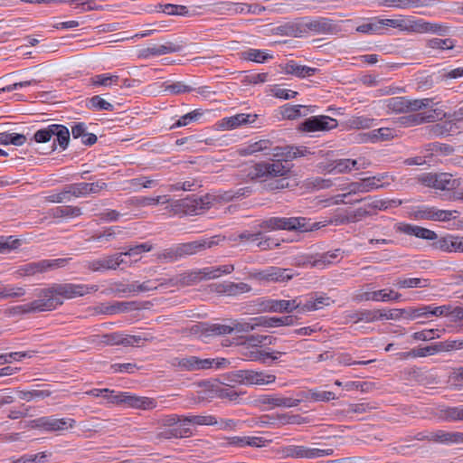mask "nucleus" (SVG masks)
Wrapping results in <instances>:
<instances>
[{
    "mask_svg": "<svg viewBox=\"0 0 463 463\" xmlns=\"http://www.w3.org/2000/svg\"><path fill=\"white\" fill-rule=\"evenodd\" d=\"M305 217H270L263 221L260 227L264 230H286L306 232L318 229V223H310Z\"/></svg>",
    "mask_w": 463,
    "mask_h": 463,
    "instance_id": "nucleus-1",
    "label": "nucleus"
},
{
    "mask_svg": "<svg viewBox=\"0 0 463 463\" xmlns=\"http://www.w3.org/2000/svg\"><path fill=\"white\" fill-rule=\"evenodd\" d=\"M52 288L57 298L71 299L96 292L99 287L87 284L54 283L52 284Z\"/></svg>",
    "mask_w": 463,
    "mask_h": 463,
    "instance_id": "nucleus-7",
    "label": "nucleus"
},
{
    "mask_svg": "<svg viewBox=\"0 0 463 463\" xmlns=\"http://www.w3.org/2000/svg\"><path fill=\"white\" fill-rule=\"evenodd\" d=\"M104 398L110 403L126 406L128 392H116L109 389V392L104 394Z\"/></svg>",
    "mask_w": 463,
    "mask_h": 463,
    "instance_id": "nucleus-62",
    "label": "nucleus"
},
{
    "mask_svg": "<svg viewBox=\"0 0 463 463\" xmlns=\"http://www.w3.org/2000/svg\"><path fill=\"white\" fill-rule=\"evenodd\" d=\"M263 189L269 192L283 190L289 186L288 176H279L263 180Z\"/></svg>",
    "mask_w": 463,
    "mask_h": 463,
    "instance_id": "nucleus-39",
    "label": "nucleus"
},
{
    "mask_svg": "<svg viewBox=\"0 0 463 463\" xmlns=\"http://www.w3.org/2000/svg\"><path fill=\"white\" fill-rule=\"evenodd\" d=\"M337 120L325 115L312 116L306 118L298 126L302 132L328 131L337 127Z\"/></svg>",
    "mask_w": 463,
    "mask_h": 463,
    "instance_id": "nucleus-11",
    "label": "nucleus"
},
{
    "mask_svg": "<svg viewBox=\"0 0 463 463\" xmlns=\"http://www.w3.org/2000/svg\"><path fill=\"white\" fill-rule=\"evenodd\" d=\"M182 47L176 43L166 42L163 44H154L148 46L143 51V56L148 57L150 55L159 56L163 54L180 52Z\"/></svg>",
    "mask_w": 463,
    "mask_h": 463,
    "instance_id": "nucleus-26",
    "label": "nucleus"
},
{
    "mask_svg": "<svg viewBox=\"0 0 463 463\" xmlns=\"http://www.w3.org/2000/svg\"><path fill=\"white\" fill-rule=\"evenodd\" d=\"M261 402L266 405L272 407H285L290 408L295 407L296 402H293V398L282 397L279 395H266L263 396Z\"/></svg>",
    "mask_w": 463,
    "mask_h": 463,
    "instance_id": "nucleus-38",
    "label": "nucleus"
},
{
    "mask_svg": "<svg viewBox=\"0 0 463 463\" xmlns=\"http://www.w3.org/2000/svg\"><path fill=\"white\" fill-rule=\"evenodd\" d=\"M119 80L118 75L109 73L98 74L90 79L89 86L91 87H111L117 85Z\"/></svg>",
    "mask_w": 463,
    "mask_h": 463,
    "instance_id": "nucleus-36",
    "label": "nucleus"
},
{
    "mask_svg": "<svg viewBox=\"0 0 463 463\" xmlns=\"http://www.w3.org/2000/svg\"><path fill=\"white\" fill-rule=\"evenodd\" d=\"M309 112H311L309 109L302 105L286 104L280 108V113L283 118L287 119H296L307 116Z\"/></svg>",
    "mask_w": 463,
    "mask_h": 463,
    "instance_id": "nucleus-31",
    "label": "nucleus"
},
{
    "mask_svg": "<svg viewBox=\"0 0 463 463\" xmlns=\"http://www.w3.org/2000/svg\"><path fill=\"white\" fill-rule=\"evenodd\" d=\"M285 454L287 457L295 458H313V448L305 446L289 445L284 448Z\"/></svg>",
    "mask_w": 463,
    "mask_h": 463,
    "instance_id": "nucleus-34",
    "label": "nucleus"
},
{
    "mask_svg": "<svg viewBox=\"0 0 463 463\" xmlns=\"http://www.w3.org/2000/svg\"><path fill=\"white\" fill-rule=\"evenodd\" d=\"M37 299L33 301L35 312L52 311L63 304L62 299L57 298L52 285L48 288H41L36 293Z\"/></svg>",
    "mask_w": 463,
    "mask_h": 463,
    "instance_id": "nucleus-10",
    "label": "nucleus"
},
{
    "mask_svg": "<svg viewBox=\"0 0 463 463\" xmlns=\"http://www.w3.org/2000/svg\"><path fill=\"white\" fill-rule=\"evenodd\" d=\"M218 244V241L215 238L194 241L185 243H178L176 244L180 259L185 258L187 256H191L201 252L206 249H210Z\"/></svg>",
    "mask_w": 463,
    "mask_h": 463,
    "instance_id": "nucleus-14",
    "label": "nucleus"
},
{
    "mask_svg": "<svg viewBox=\"0 0 463 463\" xmlns=\"http://www.w3.org/2000/svg\"><path fill=\"white\" fill-rule=\"evenodd\" d=\"M16 393L21 400L31 402L34 399H44L51 396L52 392L49 390H32L24 391L16 390Z\"/></svg>",
    "mask_w": 463,
    "mask_h": 463,
    "instance_id": "nucleus-46",
    "label": "nucleus"
},
{
    "mask_svg": "<svg viewBox=\"0 0 463 463\" xmlns=\"http://www.w3.org/2000/svg\"><path fill=\"white\" fill-rule=\"evenodd\" d=\"M290 170L280 160L260 162L252 166L249 175L252 178L271 179L279 176H288Z\"/></svg>",
    "mask_w": 463,
    "mask_h": 463,
    "instance_id": "nucleus-4",
    "label": "nucleus"
},
{
    "mask_svg": "<svg viewBox=\"0 0 463 463\" xmlns=\"http://www.w3.org/2000/svg\"><path fill=\"white\" fill-rule=\"evenodd\" d=\"M396 230L407 235H413L417 238L427 241H436L439 238L434 231L412 224L398 223L396 225Z\"/></svg>",
    "mask_w": 463,
    "mask_h": 463,
    "instance_id": "nucleus-17",
    "label": "nucleus"
},
{
    "mask_svg": "<svg viewBox=\"0 0 463 463\" xmlns=\"http://www.w3.org/2000/svg\"><path fill=\"white\" fill-rule=\"evenodd\" d=\"M52 130L54 132L53 137H55V139L52 145V151L56 149V142L62 150H65L70 143L69 128L64 125L53 124Z\"/></svg>",
    "mask_w": 463,
    "mask_h": 463,
    "instance_id": "nucleus-28",
    "label": "nucleus"
},
{
    "mask_svg": "<svg viewBox=\"0 0 463 463\" xmlns=\"http://www.w3.org/2000/svg\"><path fill=\"white\" fill-rule=\"evenodd\" d=\"M242 57L245 60L256 61V62H264L269 58H271V56L268 53H266L263 51L258 50V49H249L242 52Z\"/></svg>",
    "mask_w": 463,
    "mask_h": 463,
    "instance_id": "nucleus-60",
    "label": "nucleus"
},
{
    "mask_svg": "<svg viewBox=\"0 0 463 463\" xmlns=\"http://www.w3.org/2000/svg\"><path fill=\"white\" fill-rule=\"evenodd\" d=\"M129 203L131 205L142 207L147 205H156L158 203H170V199H168L166 195L156 197L137 196L129 199Z\"/></svg>",
    "mask_w": 463,
    "mask_h": 463,
    "instance_id": "nucleus-37",
    "label": "nucleus"
},
{
    "mask_svg": "<svg viewBox=\"0 0 463 463\" xmlns=\"http://www.w3.org/2000/svg\"><path fill=\"white\" fill-rule=\"evenodd\" d=\"M241 371L242 384L245 385H265L272 383L276 380L274 374L266 373L262 371L244 369Z\"/></svg>",
    "mask_w": 463,
    "mask_h": 463,
    "instance_id": "nucleus-16",
    "label": "nucleus"
},
{
    "mask_svg": "<svg viewBox=\"0 0 463 463\" xmlns=\"http://www.w3.org/2000/svg\"><path fill=\"white\" fill-rule=\"evenodd\" d=\"M165 209L171 215H196L209 209V201H204V195H192L184 199L172 201Z\"/></svg>",
    "mask_w": 463,
    "mask_h": 463,
    "instance_id": "nucleus-2",
    "label": "nucleus"
},
{
    "mask_svg": "<svg viewBox=\"0 0 463 463\" xmlns=\"http://www.w3.org/2000/svg\"><path fill=\"white\" fill-rule=\"evenodd\" d=\"M21 245V240L14 239L13 236H0V253H8L12 250L17 249Z\"/></svg>",
    "mask_w": 463,
    "mask_h": 463,
    "instance_id": "nucleus-58",
    "label": "nucleus"
},
{
    "mask_svg": "<svg viewBox=\"0 0 463 463\" xmlns=\"http://www.w3.org/2000/svg\"><path fill=\"white\" fill-rule=\"evenodd\" d=\"M257 324L256 322L253 321V317L250 318L249 321H244V320H238V319H235V320H232L231 321V325L230 326V328L232 329V333L233 331L235 332H238V333H248V332H250L254 329H256L257 327H259V325H255Z\"/></svg>",
    "mask_w": 463,
    "mask_h": 463,
    "instance_id": "nucleus-44",
    "label": "nucleus"
},
{
    "mask_svg": "<svg viewBox=\"0 0 463 463\" xmlns=\"http://www.w3.org/2000/svg\"><path fill=\"white\" fill-rule=\"evenodd\" d=\"M66 262V259L43 260L36 262L26 263L21 266L18 271L22 276H33L37 273L46 272L49 269L63 267Z\"/></svg>",
    "mask_w": 463,
    "mask_h": 463,
    "instance_id": "nucleus-12",
    "label": "nucleus"
},
{
    "mask_svg": "<svg viewBox=\"0 0 463 463\" xmlns=\"http://www.w3.org/2000/svg\"><path fill=\"white\" fill-rule=\"evenodd\" d=\"M192 433L193 432L190 428L178 425L174 428L165 429L161 431H158L156 435V438L158 439H181L190 437Z\"/></svg>",
    "mask_w": 463,
    "mask_h": 463,
    "instance_id": "nucleus-29",
    "label": "nucleus"
},
{
    "mask_svg": "<svg viewBox=\"0 0 463 463\" xmlns=\"http://www.w3.org/2000/svg\"><path fill=\"white\" fill-rule=\"evenodd\" d=\"M270 141L267 139L260 140L253 144L249 145L248 146L242 148L241 150V155L249 156L257 152L269 150L270 148Z\"/></svg>",
    "mask_w": 463,
    "mask_h": 463,
    "instance_id": "nucleus-55",
    "label": "nucleus"
},
{
    "mask_svg": "<svg viewBox=\"0 0 463 463\" xmlns=\"http://www.w3.org/2000/svg\"><path fill=\"white\" fill-rule=\"evenodd\" d=\"M426 46L437 50H452L455 47V40L451 38H432L427 41Z\"/></svg>",
    "mask_w": 463,
    "mask_h": 463,
    "instance_id": "nucleus-50",
    "label": "nucleus"
},
{
    "mask_svg": "<svg viewBox=\"0 0 463 463\" xmlns=\"http://www.w3.org/2000/svg\"><path fill=\"white\" fill-rule=\"evenodd\" d=\"M76 421L73 419L54 418L53 416H43L29 422V426L33 429H38L48 432L62 431L71 429L75 426Z\"/></svg>",
    "mask_w": 463,
    "mask_h": 463,
    "instance_id": "nucleus-6",
    "label": "nucleus"
},
{
    "mask_svg": "<svg viewBox=\"0 0 463 463\" xmlns=\"http://www.w3.org/2000/svg\"><path fill=\"white\" fill-rule=\"evenodd\" d=\"M53 124L49 125L44 128L37 130L33 135V140L37 143H47L53 137L54 132L52 130Z\"/></svg>",
    "mask_w": 463,
    "mask_h": 463,
    "instance_id": "nucleus-63",
    "label": "nucleus"
},
{
    "mask_svg": "<svg viewBox=\"0 0 463 463\" xmlns=\"http://www.w3.org/2000/svg\"><path fill=\"white\" fill-rule=\"evenodd\" d=\"M302 34L312 32L317 34H333L338 31L337 24L326 17H317L310 19L302 18L301 22Z\"/></svg>",
    "mask_w": 463,
    "mask_h": 463,
    "instance_id": "nucleus-8",
    "label": "nucleus"
},
{
    "mask_svg": "<svg viewBox=\"0 0 463 463\" xmlns=\"http://www.w3.org/2000/svg\"><path fill=\"white\" fill-rule=\"evenodd\" d=\"M348 317L354 323H357L359 321H364V322H374L378 320L377 317V309L374 310H358L355 311L348 316Z\"/></svg>",
    "mask_w": 463,
    "mask_h": 463,
    "instance_id": "nucleus-47",
    "label": "nucleus"
},
{
    "mask_svg": "<svg viewBox=\"0 0 463 463\" xmlns=\"http://www.w3.org/2000/svg\"><path fill=\"white\" fill-rule=\"evenodd\" d=\"M251 286L245 282L226 281L215 285V291L229 297H236L251 291Z\"/></svg>",
    "mask_w": 463,
    "mask_h": 463,
    "instance_id": "nucleus-19",
    "label": "nucleus"
},
{
    "mask_svg": "<svg viewBox=\"0 0 463 463\" xmlns=\"http://www.w3.org/2000/svg\"><path fill=\"white\" fill-rule=\"evenodd\" d=\"M340 254V250L337 249L334 251H328L319 255L313 261L308 260V263L311 264L312 267H321L324 268L326 265L332 264L334 260H335Z\"/></svg>",
    "mask_w": 463,
    "mask_h": 463,
    "instance_id": "nucleus-45",
    "label": "nucleus"
},
{
    "mask_svg": "<svg viewBox=\"0 0 463 463\" xmlns=\"http://www.w3.org/2000/svg\"><path fill=\"white\" fill-rule=\"evenodd\" d=\"M71 197H73V195L71 184H67L60 193L50 194L45 197V200L50 203H61L66 201H71Z\"/></svg>",
    "mask_w": 463,
    "mask_h": 463,
    "instance_id": "nucleus-54",
    "label": "nucleus"
},
{
    "mask_svg": "<svg viewBox=\"0 0 463 463\" xmlns=\"http://www.w3.org/2000/svg\"><path fill=\"white\" fill-rule=\"evenodd\" d=\"M294 275L293 269L270 266L262 270L250 272L249 277L265 282H284L291 279Z\"/></svg>",
    "mask_w": 463,
    "mask_h": 463,
    "instance_id": "nucleus-9",
    "label": "nucleus"
},
{
    "mask_svg": "<svg viewBox=\"0 0 463 463\" xmlns=\"http://www.w3.org/2000/svg\"><path fill=\"white\" fill-rule=\"evenodd\" d=\"M26 290L23 287L13 285H0V299L19 298L25 295Z\"/></svg>",
    "mask_w": 463,
    "mask_h": 463,
    "instance_id": "nucleus-42",
    "label": "nucleus"
},
{
    "mask_svg": "<svg viewBox=\"0 0 463 463\" xmlns=\"http://www.w3.org/2000/svg\"><path fill=\"white\" fill-rule=\"evenodd\" d=\"M299 307V298L290 300L274 299V312L291 313Z\"/></svg>",
    "mask_w": 463,
    "mask_h": 463,
    "instance_id": "nucleus-41",
    "label": "nucleus"
},
{
    "mask_svg": "<svg viewBox=\"0 0 463 463\" xmlns=\"http://www.w3.org/2000/svg\"><path fill=\"white\" fill-rule=\"evenodd\" d=\"M26 136L24 134L7 132L0 133V145L7 146L12 144L16 146H21L26 142Z\"/></svg>",
    "mask_w": 463,
    "mask_h": 463,
    "instance_id": "nucleus-43",
    "label": "nucleus"
},
{
    "mask_svg": "<svg viewBox=\"0 0 463 463\" xmlns=\"http://www.w3.org/2000/svg\"><path fill=\"white\" fill-rule=\"evenodd\" d=\"M82 214V211L80 207L78 206H63V207H56L52 210V215L54 218H62V217H78Z\"/></svg>",
    "mask_w": 463,
    "mask_h": 463,
    "instance_id": "nucleus-49",
    "label": "nucleus"
},
{
    "mask_svg": "<svg viewBox=\"0 0 463 463\" xmlns=\"http://www.w3.org/2000/svg\"><path fill=\"white\" fill-rule=\"evenodd\" d=\"M87 107L90 109H95V110H107V111H112L114 109V106L102 99L99 95H95L88 99Z\"/></svg>",
    "mask_w": 463,
    "mask_h": 463,
    "instance_id": "nucleus-51",
    "label": "nucleus"
},
{
    "mask_svg": "<svg viewBox=\"0 0 463 463\" xmlns=\"http://www.w3.org/2000/svg\"><path fill=\"white\" fill-rule=\"evenodd\" d=\"M102 261L105 270L117 269L121 264L126 262L121 252L104 257Z\"/></svg>",
    "mask_w": 463,
    "mask_h": 463,
    "instance_id": "nucleus-59",
    "label": "nucleus"
},
{
    "mask_svg": "<svg viewBox=\"0 0 463 463\" xmlns=\"http://www.w3.org/2000/svg\"><path fill=\"white\" fill-rule=\"evenodd\" d=\"M156 401L154 398L137 396L128 392L126 407L144 411L153 410L156 407Z\"/></svg>",
    "mask_w": 463,
    "mask_h": 463,
    "instance_id": "nucleus-23",
    "label": "nucleus"
},
{
    "mask_svg": "<svg viewBox=\"0 0 463 463\" xmlns=\"http://www.w3.org/2000/svg\"><path fill=\"white\" fill-rule=\"evenodd\" d=\"M273 34L289 37H299L302 35L300 23H286L272 29Z\"/></svg>",
    "mask_w": 463,
    "mask_h": 463,
    "instance_id": "nucleus-32",
    "label": "nucleus"
},
{
    "mask_svg": "<svg viewBox=\"0 0 463 463\" xmlns=\"http://www.w3.org/2000/svg\"><path fill=\"white\" fill-rule=\"evenodd\" d=\"M135 305V302H116L113 305L104 307L100 313L113 315L119 312H125L132 309V307Z\"/></svg>",
    "mask_w": 463,
    "mask_h": 463,
    "instance_id": "nucleus-56",
    "label": "nucleus"
},
{
    "mask_svg": "<svg viewBox=\"0 0 463 463\" xmlns=\"http://www.w3.org/2000/svg\"><path fill=\"white\" fill-rule=\"evenodd\" d=\"M73 197L86 196L90 194H98L107 189L108 184L103 181L94 183H75L71 184Z\"/></svg>",
    "mask_w": 463,
    "mask_h": 463,
    "instance_id": "nucleus-18",
    "label": "nucleus"
},
{
    "mask_svg": "<svg viewBox=\"0 0 463 463\" xmlns=\"http://www.w3.org/2000/svg\"><path fill=\"white\" fill-rule=\"evenodd\" d=\"M283 71L287 74H291L298 78H306L313 76L318 69L298 64L295 61L290 60L282 66Z\"/></svg>",
    "mask_w": 463,
    "mask_h": 463,
    "instance_id": "nucleus-24",
    "label": "nucleus"
},
{
    "mask_svg": "<svg viewBox=\"0 0 463 463\" xmlns=\"http://www.w3.org/2000/svg\"><path fill=\"white\" fill-rule=\"evenodd\" d=\"M431 245L434 249L444 252L463 253V236L449 233L438 238V240L433 241Z\"/></svg>",
    "mask_w": 463,
    "mask_h": 463,
    "instance_id": "nucleus-15",
    "label": "nucleus"
},
{
    "mask_svg": "<svg viewBox=\"0 0 463 463\" xmlns=\"http://www.w3.org/2000/svg\"><path fill=\"white\" fill-rule=\"evenodd\" d=\"M156 257L158 260L165 263L175 262L180 260L176 244L157 252Z\"/></svg>",
    "mask_w": 463,
    "mask_h": 463,
    "instance_id": "nucleus-48",
    "label": "nucleus"
},
{
    "mask_svg": "<svg viewBox=\"0 0 463 463\" xmlns=\"http://www.w3.org/2000/svg\"><path fill=\"white\" fill-rule=\"evenodd\" d=\"M256 114L240 113L232 117L223 118L220 127L224 129H234L241 126L252 124L256 121Z\"/></svg>",
    "mask_w": 463,
    "mask_h": 463,
    "instance_id": "nucleus-20",
    "label": "nucleus"
},
{
    "mask_svg": "<svg viewBox=\"0 0 463 463\" xmlns=\"http://www.w3.org/2000/svg\"><path fill=\"white\" fill-rule=\"evenodd\" d=\"M178 276L181 281L182 288L195 285L203 280V277L200 275L199 269L186 271L178 274Z\"/></svg>",
    "mask_w": 463,
    "mask_h": 463,
    "instance_id": "nucleus-52",
    "label": "nucleus"
},
{
    "mask_svg": "<svg viewBox=\"0 0 463 463\" xmlns=\"http://www.w3.org/2000/svg\"><path fill=\"white\" fill-rule=\"evenodd\" d=\"M232 5H233V11L238 14H260L262 12H264L266 9L264 6L258 5V4L248 5V4H243V3H235Z\"/></svg>",
    "mask_w": 463,
    "mask_h": 463,
    "instance_id": "nucleus-53",
    "label": "nucleus"
},
{
    "mask_svg": "<svg viewBox=\"0 0 463 463\" xmlns=\"http://www.w3.org/2000/svg\"><path fill=\"white\" fill-rule=\"evenodd\" d=\"M294 316H286L282 317H254L253 321L256 325L262 327H276L281 326H291L294 324Z\"/></svg>",
    "mask_w": 463,
    "mask_h": 463,
    "instance_id": "nucleus-25",
    "label": "nucleus"
},
{
    "mask_svg": "<svg viewBox=\"0 0 463 463\" xmlns=\"http://www.w3.org/2000/svg\"><path fill=\"white\" fill-rule=\"evenodd\" d=\"M436 177L435 189L452 191L460 185V181L458 179H453L452 175L449 173L436 174Z\"/></svg>",
    "mask_w": 463,
    "mask_h": 463,
    "instance_id": "nucleus-30",
    "label": "nucleus"
},
{
    "mask_svg": "<svg viewBox=\"0 0 463 463\" xmlns=\"http://www.w3.org/2000/svg\"><path fill=\"white\" fill-rule=\"evenodd\" d=\"M234 200L233 190L218 191L204 195V201H209V208L215 203H229Z\"/></svg>",
    "mask_w": 463,
    "mask_h": 463,
    "instance_id": "nucleus-35",
    "label": "nucleus"
},
{
    "mask_svg": "<svg viewBox=\"0 0 463 463\" xmlns=\"http://www.w3.org/2000/svg\"><path fill=\"white\" fill-rule=\"evenodd\" d=\"M359 136L360 142H376L379 140H389L393 137L392 130L388 128H380L369 133L360 134Z\"/></svg>",
    "mask_w": 463,
    "mask_h": 463,
    "instance_id": "nucleus-33",
    "label": "nucleus"
},
{
    "mask_svg": "<svg viewBox=\"0 0 463 463\" xmlns=\"http://www.w3.org/2000/svg\"><path fill=\"white\" fill-rule=\"evenodd\" d=\"M228 364L225 358L220 360L205 358L202 359L197 356H186V357H175L171 360V365L181 371H199L212 368L215 365L216 368L224 367Z\"/></svg>",
    "mask_w": 463,
    "mask_h": 463,
    "instance_id": "nucleus-3",
    "label": "nucleus"
},
{
    "mask_svg": "<svg viewBox=\"0 0 463 463\" xmlns=\"http://www.w3.org/2000/svg\"><path fill=\"white\" fill-rule=\"evenodd\" d=\"M225 385L226 386H217L215 388L214 391L217 397L221 399H228L232 402L236 401L239 398L240 393L233 389L232 385L227 383Z\"/></svg>",
    "mask_w": 463,
    "mask_h": 463,
    "instance_id": "nucleus-57",
    "label": "nucleus"
},
{
    "mask_svg": "<svg viewBox=\"0 0 463 463\" xmlns=\"http://www.w3.org/2000/svg\"><path fill=\"white\" fill-rule=\"evenodd\" d=\"M387 108L396 113L419 111L431 107V99H409L406 97H392L386 99Z\"/></svg>",
    "mask_w": 463,
    "mask_h": 463,
    "instance_id": "nucleus-5",
    "label": "nucleus"
},
{
    "mask_svg": "<svg viewBox=\"0 0 463 463\" xmlns=\"http://www.w3.org/2000/svg\"><path fill=\"white\" fill-rule=\"evenodd\" d=\"M188 424L194 425H215L217 424L216 419L212 415H193L183 416L182 426L187 427Z\"/></svg>",
    "mask_w": 463,
    "mask_h": 463,
    "instance_id": "nucleus-40",
    "label": "nucleus"
},
{
    "mask_svg": "<svg viewBox=\"0 0 463 463\" xmlns=\"http://www.w3.org/2000/svg\"><path fill=\"white\" fill-rule=\"evenodd\" d=\"M387 176L385 174H380L374 176H370L361 179L359 182L350 183L345 190H350L354 194L359 193H368L373 190H376L383 187V184H380Z\"/></svg>",
    "mask_w": 463,
    "mask_h": 463,
    "instance_id": "nucleus-13",
    "label": "nucleus"
},
{
    "mask_svg": "<svg viewBox=\"0 0 463 463\" xmlns=\"http://www.w3.org/2000/svg\"><path fill=\"white\" fill-rule=\"evenodd\" d=\"M427 279H418V278H411V279H399L396 281V286L400 288H422L426 287Z\"/></svg>",
    "mask_w": 463,
    "mask_h": 463,
    "instance_id": "nucleus-61",
    "label": "nucleus"
},
{
    "mask_svg": "<svg viewBox=\"0 0 463 463\" xmlns=\"http://www.w3.org/2000/svg\"><path fill=\"white\" fill-rule=\"evenodd\" d=\"M438 116L435 111L411 114L401 118L402 124L405 126H416L425 122L436 121Z\"/></svg>",
    "mask_w": 463,
    "mask_h": 463,
    "instance_id": "nucleus-27",
    "label": "nucleus"
},
{
    "mask_svg": "<svg viewBox=\"0 0 463 463\" xmlns=\"http://www.w3.org/2000/svg\"><path fill=\"white\" fill-rule=\"evenodd\" d=\"M443 416L449 421L463 420V406L449 407L443 411Z\"/></svg>",
    "mask_w": 463,
    "mask_h": 463,
    "instance_id": "nucleus-64",
    "label": "nucleus"
},
{
    "mask_svg": "<svg viewBox=\"0 0 463 463\" xmlns=\"http://www.w3.org/2000/svg\"><path fill=\"white\" fill-rule=\"evenodd\" d=\"M409 28L416 33L431 32L441 36L447 35L449 31V27L446 24L429 23L422 20L412 22Z\"/></svg>",
    "mask_w": 463,
    "mask_h": 463,
    "instance_id": "nucleus-22",
    "label": "nucleus"
},
{
    "mask_svg": "<svg viewBox=\"0 0 463 463\" xmlns=\"http://www.w3.org/2000/svg\"><path fill=\"white\" fill-rule=\"evenodd\" d=\"M227 444L237 448L253 447L262 448L265 447L269 441L262 437L254 436H234L226 438Z\"/></svg>",
    "mask_w": 463,
    "mask_h": 463,
    "instance_id": "nucleus-21",
    "label": "nucleus"
}]
</instances>
